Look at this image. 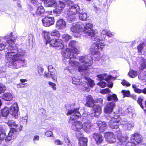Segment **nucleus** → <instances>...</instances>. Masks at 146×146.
Listing matches in <instances>:
<instances>
[{
    "label": "nucleus",
    "instance_id": "1",
    "mask_svg": "<svg viewBox=\"0 0 146 146\" xmlns=\"http://www.w3.org/2000/svg\"><path fill=\"white\" fill-rule=\"evenodd\" d=\"M5 52L7 63L10 68H19L22 64L26 63L23 57L25 53L24 50L21 49L17 50L16 47L9 46L5 49Z\"/></svg>",
    "mask_w": 146,
    "mask_h": 146
},
{
    "label": "nucleus",
    "instance_id": "2",
    "mask_svg": "<svg viewBox=\"0 0 146 146\" xmlns=\"http://www.w3.org/2000/svg\"><path fill=\"white\" fill-rule=\"evenodd\" d=\"M83 24V31L87 35L90 36L92 40L96 41L91 47L92 53L100 54V52L99 50H102L105 45L103 39H100L99 37V34L98 33L97 30H94L92 29L93 25L92 24L88 23Z\"/></svg>",
    "mask_w": 146,
    "mask_h": 146
},
{
    "label": "nucleus",
    "instance_id": "3",
    "mask_svg": "<svg viewBox=\"0 0 146 146\" xmlns=\"http://www.w3.org/2000/svg\"><path fill=\"white\" fill-rule=\"evenodd\" d=\"M74 56L71 58H66L68 59L70 65L74 68L78 67L79 72H83L84 74L87 75L89 72L88 69L89 68V67L93 63L92 57L89 55L79 57V60L82 64V66H80V64L79 62L73 60V58L76 56L74 55Z\"/></svg>",
    "mask_w": 146,
    "mask_h": 146
},
{
    "label": "nucleus",
    "instance_id": "4",
    "mask_svg": "<svg viewBox=\"0 0 146 146\" xmlns=\"http://www.w3.org/2000/svg\"><path fill=\"white\" fill-rule=\"evenodd\" d=\"M66 115H71L69 120V122L72 123V128L74 130L79 131L83 127V125L80 121H76L74 119L79 118L81 116V114L77 109H72L69 110Z\"/></svg>",
    "mask_w": 146,
    "mask_h": 146
},
{
    "label": "nucleus",
    "instance_id": "5",
    "mask_svg": "<svg viewBox=\"0 0 146 146\" xmlns=\"http://www.w3.org/2000/svg\"><path fill=\"white\" fill-rule=\"evenodd\" d=\"M76 42L74 41H71L70 42L68 48L62 52V53L65 58H72L73 57L74 54H78L79 51L75 47Z\"/></svg>",
    "mask_w": 146,
    "mask_h": 146
},
{
    "label": "nucleus",
    "instance_id": "6",
    "mask_svg": "<svg viewBox=\"0 0 146 146\" xmlns=\"http://www.w3.org/2000/svg\"><path fill=\"white\" fill-rule=\"evenodd\" d=\"M80 9L79 7L76 4L71 6L68 10L67 14V20L68 21H72L75 20L76 15L80 12Z\"/></svg>",
    "mask_w": 146,
    "mask_h": 146
},
{
    "label": "nucleus",
    "instance_id": "7",
    "mask_svg": "<svg viewBox=\"0 0 146 146\" xmlns=\"http://www.w3.org/2000/svg\"><path fill=\"white\" fill-rule=\"evenodd\" d=\"M83 24L82 23L79 22L73 24L70 28V30L74 33V35L75 37L80 36L83 32Z\"/></svg>",
    "mask_w": 146,
    "mask_h": 146
},
{
    "label": "nucleus",
    "instance_id": "8",
    "mask_svg": "<svg viewBox=\"0 0 146 146\" xmlns=\"http://www.w3.org/2000/svg\"><path fill=\"white\" fill-rule=\"evenodd\" d=\"M108 117H110L111 119L108 123L109 126L113 129L118 128L120 118L117 115H111V114L108 115Z\"/></svg>",
    "mask_w": 146,
    "mask_h": 146
},
{
    "label": "nucleus",
    "instance_id": "9",
    "mask_svg": "<svg viewBox=\"0 0 146 146\" xmlns=\"http://www.w3.org/2000/svg\"><path fill=\"white\" fill-rule=\"evenodd\" d=\"M131 142L128 143L125 146H135L134 145L140 143L141 141V135L137 133L132 135L131 137Z\"/></svg>",
    "mask_w": 146,
    "mask_h": 146
},
{
    "label": "nucleus",
    "instance_id": "10",
    "mask_svg": "<svg viewBox=\"0 0 146 146\" xmlns=\"http://www.w3.org/2000/svg\"><path fill=\"white\" fill-rule=\"evenodd\" d=\"M12 34V33H11L9 35H7L2 38L0 37V51L3 50L7 45L6 42L3 41L1 42L2 39H4L9 44H11L13 42V40L11 38Z\"/></svg>",
    "mask_w": 146,
    "mask_h": 146
},
{
    "label": "nucleus",
    "instance_id": "11",
    "mask_svg": "<svg viewBox=\"0 0 146 146\" xmlns=\"http://www.w3.org/2000/svg\"><path fill=\"white\" fill-rule=\"evenodd\" d=\"M49 43L51 46L57 47L59 49H62L64 47L63 41L61 39H52L50 40Z\"/></svg>",
    "mask_w": 146,
    "mask_h": 146
},
{
    "label": "nucleus",
    "instance_id": "12",
    "mask_svg": "<svg viewBox=\"0 0 146 146\" xmlns=\"http://www.w3.org/2000/svg\"><path fill=\"white\" fill-rule=\"evenodd\" d=\"M43 25L46 27H48L53 25L54 23V17H46L42 20Z\"/></svg>",
    "mask_w": 146,
    "mask_h": 146
},
{
    "label": "nucleus",
    "instance_id": "13",
    "mask_svg": "<svg viewBox=\"0 0 146 146\" xmlns=\"http://www.w3.org/2000/svg\"><path fill=\"white\" fill-rule=\"evenodd\" d=\"M104 136L106 141L109 143H113L116 141L114 135L111 132L105 133L104 134Z\"/></svg>",
    "mask_w": 146,
    "mask_h": 146
},
{
    "label": "nucleus",
    "instance_id": "14",
    "mask_svg": "<svg viewBox=\"0 0 146 146\" xmlns=\"http://www.w3.org/2000/svg\"><path fill=\"white\" fill-rule=\"evenodd\" d=\"M17 135V130L14 128H12L11 129L8 133V135L5 138L6 141H10L12 139L15 138Z\"/></svg>",
    "mask_w": 146,
    "mask_h": 146
},
{
    "label": "nucleus",
    "instance_id": "15",
    "mask_svg": "<svg viewBox=\"0 0 146 146\" xmlns=\"http://www.w3.org/2000/svg\"><path fill=\"white\" fill-rule=\"evenodd\" d=\"M115 106V104L113 102L108 103L105 107L104 112L105 113H109L108 115L111 114L112 115V114L111 112H112L113 109Z\"/></svg>",
    "mask_w": 146,
    "mask_h": 146
},
{
    "label": "nucleus",
    "instance_id": "16",
    "mask_svg": "<svg viewBox=\"0 0 146 146\" xmlns=\"http://www.w3.org/2000/svg\"><path fill=\"white\" fill-rule=\"evenodd\" d=\"M19 108L17 103L13 104L10 107V113L17 118L18 115Z\"/></svg>",
    "mask_w": 146,
    "mask_h": 146
},
{
    "label": "nucleus",
    "instance_id": "17",
    "mask_svg": "<svg viewBox=\"0 0 146 146\" xmlns=\"http://www.w3.org/2000/svg\"><path fill=\"white\" fill-rule=\"evenodd\" d=\"M45 10L43 6L40 5L37 7L34 11H32L31 13L34 15L40 16L44 12Z\"/></svg>",
    "mask_w": 146,
    "mask_h": 146
},
{
    "label": "nucleus",
    "instance_id": "18",
    "mask_svg": "<svg viewBox=\"0 0 146 146\" xmlns=\"http://www.w3.org/2000/svg\"><path fill=\"white\" fill-rule=\"evenodd\" d=\"M65 6L64 3L61 1L59 2L55 9L53 11L54 13L57 15L60 14Z\"/></svg>",
    "mask_w": 146,
    "mask_h": 146
},
{
    "label": "nucleus",
    "instance_id": "19",
    "mask_svg": "<svg viewBox=\"0 0 146 146\" xmlns=\"http://www.w3.org/2000/svg\"><path fill=\"white\" fill-rule=\"evenodd\" d=\"M66 24L65 21L61 19L58 20L56 22V27L60 30L64 29H65Z\"/></svg>",
    "mask_w": 146,
    "mask_h": 146
},
{
    "label": "nucleus",
    "instance_id": "20",
    "mask_svg": "<svg viewBox=\"0 0 146 146\" xmlns=\"http://www.w3.org/2000/svg\"><path fill=\"white\" fill-rule=\"evenodd\" d=\"M86 106L91 107L92 106L94 103H96L95 100L93 99L92 97L90 95H88L86 97Z\"/></svg>",
    "mask_w": 146,
    "mask_h": 146
},
{
    "label": "nucleus",
    "instance_id": "21",
    "mask_svg": "<svg viewBox=\"0 0 146 146\" xmlns=\"http://www.w3.org/2000/svg\"><path fill=\"white\" fill-rule=\"evenodd\" d=\"M92 107V110L95 113L94 115V116L97 117L101 113V108L99 106L96 104L93 105Z\"/></svg>",
    "mask_w": 146,
    "mask_h": 146
},
{
    "label": "nucleus",
    "instance_id": "22",
    "mask_svg": "<svg viewBox=\"0 0 146 146\" xmlns=\"http://www.w3.org/2000/svg\"><path fill=\"white\" fill-rule=\"evenodd\" d=\"M93 137L95 139L96 143L97 144H100L102 143L103 141V137L100 134L94 133L93 135Z\"/></svg>",
    "mask_w": 146,
    "mask_h": 146
},
{
    "label": "nucleus",
    "instance_id": "23",
    "mask_svg": "<svg viewBox=\"0 0 146 146\" xmlns=\"http://www.w3.org/2000/svg\"><path fill=\"white\" fill-rule=\"evenodd\" d=\"M97 123L100 132H103L106 128V124L104 121H98Z\"/></svg>",
    "mask_w": 146,
    "mask_h": 146
},
{
    "label": "nucleus",
    "instance_id": "24",
    "mask_svg": "<svg viewBox=\"0 0 146 146\" xmlns=\"http://www.w3.org/2000/svg\"><path fill=\"white\" fill-rule=\"evenodd\" d=\"M92 126V123L90 121L88 120L84 123V125L82 128L84 131L88 132L90 131Z\"/></svg>",
    "mask_w": 146,
    "mask_h": 146
},
{
    "label": "nucleus",
    "instance_id": "25",
    "mask_svg": "<svg viewBox=\"0 0 146 146\" xmlns=\"http://www.w3.org/2000/svg\"><path fill=\"white\" fill-rule=\"evenodd\" d=\"M44 1V5L46 7H51L56 4V2L54 0H42Z\"/></svg>",
    "mask_w": 146,
    "mask_h": 146
},
{
    "label": "nucleus",
    "instance_id": "26",
    "mask_svg": "<svg viewBox=\"0 0 146 146\" xmlns=\"http://www.w3.org/2000/svg\"><path fill=\"white\" fill-rule=\"evenodd\" d=\"M1 97L4 100L7 101H10L13 98L12 95L9 93H5Z\"/></svg>",
    "mask_w": 146,
    "mask_h": 146
},
{
    "label": "nucleus",
    "instance_id": "27",
    "mask_svg": "<svg viewBox=\"0 0 146 146\" xmlns=\"http://www.w3.org/2000/svg\"><path fill=\"white\" fill-rule=\"evenodd\" d=\"M126 113L125 114H123V115L127 114L126 113H127L129 115H131L132 116L135 113V110L134 108L131 106H129L125 110Z\"/></svg>",
    "mask_w": 146,
    "mask_h": 146
},
{
    "label": "nucleus",
    "instance_id": "28",
    "mask_svg": "<svg viewBox=\"0 0 146 146\" xmlns=\"http://www.w3.org/2000/svg\"><path fill=\"white\" fill-rule=\"evenodd\" d=\"M79 18L80 20L82 21H86L88 17L87 14L85 12L82 11L80 10V12H79Z\"/></svg>",
    "mask_w": 146,
    "mask_h": 146
},
{
    "label": "nucleus",
    "instance_id": "29",
    "mask_svg": "<svg viewBox=\"0 0 146 146\" xmlns=\"http://www.w3.org/2000/svg\"><path fill=\"white\" fill-rule=\"evenodd\" d=\"M107 76L108 75H107L106 74H104L98 75L97 76L100 80H102L105 79V80L108 82V80L111 78V76H109L108 78H107Z\"/></svg>",
    "mask_w": 146,
    "mask_h": 146
},
{
    "label": "nucleus",
    "instance_id": "30",
    "mask_svg": "<svg viewBox=\"0 0 146 146\" xmlns=\"http://www.w3.org/2000/svg\"><path fill=\"white\" fill-rule=\"evenodd\" d=\"M9 113H10V111L9 108L6 107H5L1 110L2 115L4 117L7 116Z\"/></svg>",
    "mask_w": 146,
    "mask_h": 146
},
{
    "label": "nucleus",
    "instance_id": "31",
    "mask_svg": "<svg viewBox=\"0 0 146 146\" xmlns=\"http://www.w3.org/2000/svg\"><path fill=\"white\" fill-rule=\"evenodd\" d=\"M50 35L52 36L56 37L57 38H59L60 36L59 32L56 29L54 30L51 31L50 33Z\"/></svg>",
    "mask_w": 146,
    "mask_h": 146
},
{
    "label": "nucleus",
    "instance_id": "32",
    "mask_svg": "<svg viewBox=\"0 0 146 146\" xmlns=\"http://www.w3.org/2000/svg\"><path fill=\"white\" fill-rule=\"evenodd\" d=\"M107 99L108 101H114L115 102H117L118 99L116 95L113 94L112 95L110 94L107 98Z\"/></svg>",
    "mask_w": 146,
    "mask_h": 146
},
{
    "label": "nucleus",
    "instance_id": "33",
    "mask_svg": "<svg viewBox=\"0 0 146 146\" xmlns=\"http://www.w3.org/2000/svg\"><path fill=\"white\" fill-rule=\"evenodd\" d=\"M72 79L73 84L75 85H80V84L81 85L82 84V83H80V79L78 76H74L72 78Z\"/></svg>",
    "mask_w": 146,
    "mask_h": 146
},
{
    "label": "nucleus",
    "instance_id": "34",
    "mask_svg": "<svg viewBox=\"0 0 146 146\" xmlns=\"http://www.w3.org/2000/svg\"><path fill=\"white\" fill-rule=\"evenodd\" d=\"M44 38L46 40V44H48L50 43L51 40L50 37L49 36V33L46 31H44Z\"/></svg>",
    "mask_w": 146,
    "mask_h": 146
},
{
    "label": "nucleus",
    "instance_id": "35",
    "mask_svg": "<svg viewBox=\"0 0 146 146\" xmlns=\"http://www.w3.org/2000/svg\"><path fill=\"white\" fill-rule=\"evenodd\" d=\"M6 136L5 131L4 130L0 129V140H3L5 138Z\"/></svg>",
    "mask_w": 146,
    "mask_h": 146
},
{
    "label": "nucleus",
    "instance_id": "36",
    "mask_svg": "<svg viewBox=\"0 0 146 146\" xmlns=\"http://www.w3.org/2000/svg\"><path fill=\"white\" fill-rule=\"evenodd\" d=\"M143 97L142 96H139L138 98L137 102L142 109H144V107L142 104V102L143 101Z\"/></svg>",
    "mask_w": 146,
    "mask_h": 146
},
{
    "label": "nucleus",
    "instance_id": "37",
    "mask_svg": "<svg viewBox=\"0 0 146 146\" xmlns=\"http://www.w3.org/2000/svg\"><path fill=\"white\" fill-rule=\"evenodd\" d=\"M86 78V80L87 81L88 83V84L91 87H93V86L95 85L94 81L88 77H85V78Z\"/></svg>",
    "mask_w": 146,
    "mask_h": 146
},
{
    "label": "nucleus",
    "instance_id": "38",
    "mask_svg": "<svg viewBox=\"0 0 146 146\" xmlns=\"http://www.w3.org/2000/svg\"><path fill=\"white\" fill-rule=\"evenodd\" d=\"M129 76L132 78H134L137 76V72L136 71L131 70H130L128 73Z\"/></svg>",
    "mask_w": 146,
    "mask_h": 146
},
{
    "label": "nucleus",
    "instance_id": "39",
    "mask_svg": "<svg viewBox=\"0 0 146 146\" xmlns=\"http://www.w3.org/2000/svg\"><path fill=\"white\" fill-rule=\"evenodd\" d=\"M8 125L10 127H18V125L16 124L15 122L13 120L9 121L7 122Z\"/></svg>",
    "mask_w": 146,
    "mask_h": 146
},
{
    "label": "nucleus",
    "instance_id": "40",
    "mask_svg": "<svg viewBox=\"0 0 146 146\" xmlns=\"http://www.w3.org/2000/svg\"><path fill=\"white\" fill-rule=\"evenodd\" d=\"M144 44L143 43L140 44L137 47L138 52H142L144 47Z\"/></svg>",
    "mask_w": 146,
    "mask_h": 146
},
{
    "label": "nucleus",
    "instance_id": "41",
    "mask_svg": "<svg viewBox=\"0 0 146 146\" xmlns=\"http://www.w3.org/2000/svg\"><path fill=\"white\" fill-rule=\"evenodd\" d=\"M132 87L134 89V90L135 92L138 94H140L142 92V90H141L137 88L135 85L133 84L132 85Z\"/></svg>",
    "mask_w": 146,
    "mask_h": 146
},
{
    "label": "nucleus",
    "instance_id": "42",
    "mask_svg": "<svg viewBox=\"0 0 146 146\" xmlns=\"http://www.w3.org/2000/svg\"><path fill=\"white\" fill-rule=\"evenodd\" d=\"M133 126L134 124L133 123L130 122H128L127 125H125V129L130 130L131 128L133 127Z\"/></svg>",
    "mask_w": 146,
    "mask_h": 146
},
{
    "label": "nucleus",
    "instance_id": "43",
    "mask_svg": "<svg viewBox=\"0 0 146 146\" xmlns=\"http://www.w3.org/2000/svg\"><path fill=\"white\" fill-rule=\"evenodd\" d=\"M62 38L65 41H68L72 38V36L67 34H64L62 35Z\"/></svg>",
    "mask_w": 146,
    "mask_h": 146
},
{
    "label": "nucleus",
    "instance_id": "44",
    "mask_svg": "<svg viewBox=\"0 0 146 146\" xmlns=\"http://www.w3.org/2000/svg\"><path fill=\"white\" fill-rule=\"evenodd\" d=\"M127 139V137L126 136L123 137L121 136V137H118V139L119 141L121 143H123L126 142Z\"/></svg>",
    "mask_w": 146,
    "mask_h": 146
},
{
    "label": "nucleus",
    "instance_id": "45",
    "mask_svg": "<svg viewBox=\"0 0 146 146\" xmlns=\"http://www.w3.org/2000/svg\"><path fill=\"white\" fill-rule=\"evenodd\" d=\"M79 140H80V143L84 142L83 143L84 146H87L88 140L87 138L85 137H82L80 138Z\"/></svg>",
    "mask_w": 146,
    "mask_h": 146
},
{
    "label": "nucleus",
    "instance_id": "46",
    "mask_svg": "<svg viewBox=\"0 0 146 146\" xmlns=\"http://www.w3.org/2000/svg\"><path fill=\"white\" fill-rule=\"evenodd\" d=\"M123 95V97L124 98L125 96L129 97L130 95V92L129 91H127L125 90H123L121 91Z\"/></svg>",
    "mask_w": 146,
    "mask_h": 146
},
{
    "label": "nucleus",
    "instance_id": "47",
    "mask_svg": "<svg viewBox=\"0 0 146 146\" xmlns=\"http://www.w3.org/2000/svg\"><path fill=\"white\" fill-rule=\"evenodd\" d=\"M146 67V60L144 59L143 60L142 62L141 63L139 69L141 70H143Z\"/></svg>",
    "mask_w": 146,
    "mask_h": 146
},
{
    "label": "nucleus",
    "instance_id": "48",
    "mask_svg": "<svg viewBox=\"0 0 146 146\" xmlns=\"http://www.w3.org/2000/svg\"><path fill=\"white\" fill-rule=\"evenodd\" d=\"M29 1L35 6L38 5L40 3V0H29Z\"/></svg>",
    "mask_w": 146,
    "mask_h": 146
},
{
    "label": "nucleus",
    "instance_id": "49",
    "mask_svg": "<svg viewBox=\"0 0 146 146\" xmlns=\"http://www.w3.org/2000/svg\"><path fill=\"white\" fill-rule=\"evenodd\" d=\"M57 72L56 71L55 72L53 73H50L51 77L54 80H57Z\"/></svg>",
    "mask_w": 146,
    "mask_h": 146
},
{
    "label": "nucleus",
    "instance_id": "50",
    "mask_svg": "<svg viewBox=\"0 0 146 146\" xmlns=\"http://www.w3.org/2000/svg\"><path fill=\"white\" fill-rule=\"evenodd\" d=\"M6 89V87L4 85L0 84V94L4 92Z\"/></svg>",
    "mask_w": 146,
    "mask_h": 146
},
{
    "label": "nucleus",
    "instance_id": "51",
    "mask_svg": "<svg viewBox=\"0 0 146 146\" xmlns=\"http://www.w3.org/2000/svg\"><path fill=\"white\" fill-rule=\"evenodd\" d=\"M138 78L141 80H145L146 82V72H144L142 75L139 76Z\"/></svg>",
    "mask_w": 146,
    "mask_h": 146
},
{
    "label": "nucleus",
    "instance_id": "52",
    "mask_svg": "<svg viewBox=\"0 0 146 146\" xmlns=\"http://www.w3.org/2000/svg\"><path fill=\"white\" fill-rule=\"evenodd\" d=\"M128 121L125 119L121 120L120 122L121 125H122V127L125 129V125H126Z\"/></svg>",
    "mask_w": 146,
    "mask_h": 146
},
{
    "label": "nucleus",
    "instance_id": "53",
    "mask_svg": "<svg viewBox=\"0 0 146 146\" xmlns=\"http://www.w3.org/2000/svg\"><path fill=\"white\" fill-rule=\"evenodd\" d=\"M48 84L50 86L52 87L54 90H55L56 89V84H55L51 82H49Z\"/></svg>",
    "mask_w": 146,
    "mask_h": 146
},
{
    "label": "nucleus",
    "instance_id": "54",
    "mask_svg": "<svg viewBox=\"0 0 146 146\" xmlns=\"http://www.w3.org/2000/svg\"><path fill=\"white\" fill-rule=\"evenodd\" d=\"M122 84L124 86H128L130 85V84L125 80H123L121 82Z\"/></svg>",
    "mask_w": 146,
    "mask_h": 146
},
{
    "label": "nucleus",
    "instance_id": "55",
    "mask_svg": "<svg viewBox=\"0 0 146 146\" xmlns=\"http://www.w3.org/2000/svg\"><path fill=\"white\" fill-rule=\"evenodd\" d=\"M97 85L103 88L106 86V83L104 82H101L97 83Z\"/></svg>",
    "mask_w": 146,
    "mask_h": 146
},
{
    "label": "nucleus",
    "instance_id": "56",
    "mask_svg": "<svg viewBox=\"0 0 146 146\" xmlns=\"http://www.w3.org/2000/svg\"><path fill=\"white\" fill-rule=\"evenodd\" d=\"M38 73L40 75H42L44 71V70L41 66H39L38 67Z\"/></svg>",
    "mask_w": 146,
    "mask_h": 146
},
{
    "label": "nucleus",
    "instance_id": "57",
    "mask_svg": "<svg viewBox=\"0 0 146 146\" xmlns=\"http://www.w3.org/2000/svg\"><path fill=\"white\" fill-rule=\"evenodd\" d=\"M110 92V91L108 88H106L105 89L102 90L101 91V92L103 94H106Z\"/></svg>",
    "mask_w": 146,
    "mask_h": 146
},
{
    "label": "nucleus",
    "instance_id": "58",
    "mask_svg": "<svg viewBox=\"0 0 146 146\" xmlns=\"http://www.w3.org/2000/svg\"><path fill=\"white\" fill-rule=\"evenodd\" d=\"M45 135L47 137L51 136L53 134V133L50 131H47L45 133Z\"/></svg>",
    "mask_w": 146,
    "mask_h": 146
},
{
    "label": "nucleus",
    "instance_id": "59",
    "mask_svg": "<svg viewBox=\"0 0 146 146\" xmlns=\"http://www.w3.org/2000/svg\"><path fill=\"white\" fill-rule=\"evenodd\" d=\"M64 139L66 143H67V146H72L71 144L70 143L69 140L67 136H66V137Z\"/></svg>",
    "mask_w": 146,
    "mask_h": 146
},
{
    "label": "nucleus",
    "instance_id": "60",
    "mask_svg": "<svg viewBox=\"0 0 146 146\" xmlns=\"http://www.w3.org/2000/svg\"><path fill=\"white\" fill-rule=\"evenodd\" d=\"M114 35L115 33H113L109 31L107 32V35L109 37H112L114 36Z\"/></svg>",
    "mask_w": 146,
    "mask_h": 146
},
{
    "label": "nucleus",
    "instance_id": "61",
    "mask_svg": "<svg viewBox=\"0 0 146 146\" xmlns=\"http://www.w3.org/2000/svg\"><path fill=\"white\" fill-rule=\"evenodd\" d=\"M39 137L38 135H35L34 136L33 140L35 143H36V141L39 140Z\"/></svg>",
    "mask_w": 146,
    "mask_h": 146
},
{
    "label": "nucleus",
    "instance_id": "62",
    "mask_svg": "<svg viewBox=\"0 0 146 146\" xmlns=\"http://www.w3.org/2000/svg\"><path fill=\"white\" fill-rule=\"evenodd\" d=\"M55 143L56 145H60L63 144V142L62 141L57 140L55 141Z\"/></svg>",
    "mask_w": 146,
    "mask_h": 146
},
{
    "label": "nucleus",
    "instance_id": "63",
    "mask_svg": "<svg viewBox=\"0 0 146 146\" xmlns=\"http://www.w3.org/2000/svg\"><path fill=\"white\" fill-rule=\"evenodd\" d=\"M95 101H96V103L102 104L103 102V100L102 98H99L97 99Z\"/></svg>",
    "mask_w": 146,
    "mask_h": 146
},
{
    "label": "nucleus",
    "instance_id": "64",
    "mask_svg": "<svg viewBox=\"0 0 146 146\" xmlns=\"http://www.w3.org/2000/svg\"><path fill=\"white\" fill-rule=\"evenodd\" d=\"M44 76L46 77L47 78H49L50 77H51L50 73L45 72L44 74Z\"/></svg>",
    "mask_w": 146,
    "mask_h": 146
}]
</instances>
